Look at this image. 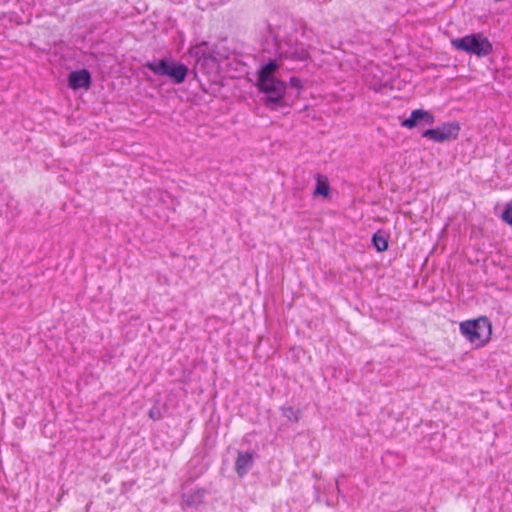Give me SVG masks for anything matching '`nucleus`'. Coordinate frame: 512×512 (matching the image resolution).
<instances>
[{
    "label": "nucleus",
    "mask_w": 512,
    "mask_h": 512,
    "mask_svg": "<svg viewBox=\"0 0 512 512\" xmlns=\"http://www.w3.org/2000/svg\"><path fill=\"white\" fill-rule=\"evenodd\" d=\"M268 37L262 42V52L257 59L258 64H278L281 60L306 61L308 51L303 43H299L295 24L292 20L284 19L282 25L274 27L267 23Z\"/></svg>",
    "instance_id": "1"
},
{
    "label": "nucleus",
    "mask_w": 512,
    "mask_h": 512,
    "mask_svg": "<svg viewBox=\"0 0 512 512\" xmlns=\"http://www.w3.org/2000/svg\"><path fill=\"white\" fill-rule=\"evenodd\" d=\"M281 66H260L256 73V84L263 96L262 103L271 111L289 108L294 103V97L287 91V83L276 76Z\"/></svg>",
    "instance_id": "2"
},
{
    "label": "nucleus",
    "mask_w": 512,
    "mask_h": 512,
    "mask_svg": "<svg viewBox=\"0 0 512 512\" xmlns=\"http://www.w3.org/2000/svg\"><path fill=\"white\" fill-rule=\"evenodd\" d=\"M363 66L365 82L369 89L382 92L384 89H393L394 81L399 76L395 66Z\"/></svg>",
    "instance_id": "3"
},
{
    "label": "nucleus",
    "mask_w": 512,
    "mask_h": 512,
    "mask_svg": "<svg viewBox=\"0 0 512 512\" xmlns=\"http://www.w3.org/2000/svg\"><path fill=\"white\" fill-rule=\"evenodd\" d=\"M460 332L477 347L484 346L491 338L492 324L486 316L460 323Z\"/></svg>",
    "instance_id": "4"
},
{
    "label": "nucleus",
    "mask_w": 512,
    "mask_h": 512,
    "mask_svg": "<svg viewBox=\"0 0 512 512\" xmlns=\"http://www.w3.org/2000/svg\"><path fill=\"white\" fill-rule=\"evenodd\" d=\"M451 45L458 51L478 57L487 56L493 51L492 43L482 33H472L452 39Z\"/></svg>",
    "instance_id": "5"
},
{
    "label": "nucleus",
    "mask_w": 512,
    "mask_h": 512,
    "mask_svg": "<svg viewBox=\"0 0 512 512\" xmlns=\"http://www.w3.org/2000/svg\"><path fill=\"white\" fill-rule=\"evenodd\" d=\"M189 57L194 64H220L229 59L226 50H221L217 45L202 41L189 49Z\"/></svg>",
    "instance_id": "6"
},
{
    "label": "nucleus",
    "mask_w": 512,
    "mask_h": 512,
    "mask_svg": "<svg viewBox=\"0 0 512 512\" xmlns=\"http://www.w3.org/2000/svg\"><path fill=\"white\" fill-rule=\"evenodd\" d=\"M461 127L457 121L445 122L441 126L426 129L422 132V137L437 143L456 140L460 133Z\"/></svg>",
    "instance_id": "7"
},
{
    "label": "nucleus",
    "mask_w": 512,
    "mask_h": 512,
    "mask_svg": "<svg viewBox=\"0 0 512 512\" xmlns=\"http://www.w3.org/2000/svg\"><path fill=\"white\" fill-rule=\"evenodd\" d=\"M93 29L91 28L89 31L80 35L83 46L80 47V50L84 48L86 44H91L89 49L90 51H83L84 59L78 60L76 64H107L111 61L110 54H101L98 56V52L96 51V47L94 43L97 41L93 36Z\"/></svg>",
    "instance_id": "8"
},
{
    "label": "nucleus",
    "mask_w": 512,
    "mask_h": 512,
    "mask_svg": "<svg viewBox=\"0 0 512 512\" xmlns=\"http://www.w3.org/2000/svg\"><path fill=\"white\" fill-rule=\"evenodd\" d=\"M154 75L168 77L174 84H181L190 73L188 66H146Z\"/></svg>",
    "instance_id": "9"
},
{
    "label": "nucleus",
    "mask_w": 512,
    "mask_h": 512,
    "mask_svg": "<svg viewBox=\"0 0 512 512\" xmlns=\"http://www.w3.org/2000/svg\"><path fill=\"white\" fill-rule=\"evenodd\" d=\"M92 85V75L87 69L75 70L67 77V86L73 90H89Z\"/></svg>",
    "instance_id": "10"
},
{
    "label": "nucleus",
    "mask_w": 512,
    "mask_h": 512,
    "mask_svg": "<svg viewBox=\"0 0 512 512\" xmlns=\"http://www.w3.org/2000/svg\"><path fill=\"white\" fill-rule=\"evenodd\" d=\"M435 122V116L429 111L423 109H415L408 118L401 121V126L407 129H413L418 126H431Z\"/></svg>",
    "instance_id": "11"
},
{
    "label": "nucleus",
    "mask_w": 512,
    "mask_h": 512,
    "mask_svg": "<svg viewBox=\"0 0 512 512\" xmlns=\"http://www.w3.org/2000/svg\"><path fill=\"white\" fill-rule=\"evenodd\" d=\"M207 494L208 490L201 487L182 493V507L197 509L200 505L204 503V499Z\"/></svg>",
    "instance_id": "12"
},
{
    "label": "nucleus",
    "mask_w": 512,
    "mask_h": 512,
    "mask_svg": "<svg viewBox=\"0 0 512 512\" xmlns=\"http://www.w3.org/2000/svg\"><path fill=\"white\" fill-rule=\"evenodd\" d=\"M255 453L253 451H238L235 460V472L239 477L245 476L254 465Z\"/></svg>",
    "instance_id": "13"
},
{
    "label": "nucleus",
    "mask_w": 512,
    "mask_h": 512,
    "mask_svg": "<svg viewBox=\"0 0 512 512\" xmlns=\"http://www.w3.org/2000/svg\"><path fill=\"white\" fill-rule=\"evenodd\" d=\"M220 68L221 66H193V70L191 71L193 75V79L200 82L198 78V74L202 73L208 76V81L211 84H219L220 83Z\"/></svg>",
    "instance_id": "14"
},
{
    "label": "nucleus",
    "mask_w": 512,
    "mask_h": 512,
    "mask_svg": "<svg viewBox=\"0 0 512 512\" xmlns=\"http://www.w3.org/2000/svg\"><path fill=\"white\" fill-rule=\"evenodd\" d=\"M316 186L313 192L314 196H322L324 198H327L330 196V184L328 181V178L326 176H323L321 174L317 175L316 178Z\"/></svg>",
    "instance_id": "15"
},
{
    "label": "nucleus",
    "mask_w": 512,
    "mask_h": 512,
    "mask_svg": "<svg viewBox=\"0 0 512 512\" xmlns=\"http://www.w3.org/2000/svg\"><path fill=\"white\" fill-rule=\"evenodd\" d=\"M388 240L389 236L385 235V232L382 230H378L376 233H374L371 239L372 245L377 252H384L388 249Z\"/></svg>",
    "instance_id": "16"
},
{
    "label": "nucleus",
    "mask_w": 512,
    "mask_h": 512,
    "mask_svg": "<svg viewBox=\"0 0 512 512\" xmlns=\"http://www.w3.org/2000/svg\"><path fill=\"white\" fill-rule=\"evenodd\" d=\"M282 416L287 418L291 422H298L301 418V411L299 409H295L292 406H282L280 408Z\"/></svg>",
    "instance_id": "17"
},
{
    "label": "nucleus",
    "mask_w": 512,
    "mask_h": 512,
    "mask_svg": "<svg viewBox=\"0 0 512 512\" xmlns=\"http://www.w3.org/2000/svg\"><path fill=\"white\" fill-rule=\"evenodd\" d=\"M501 218L505 223L512 227V201L505 205Z\"/></svg>",
    "instance_id": "18"
},
{
    "label": "nucleus",
    "mask_w": 512,
    "mask_h": 512,
    "mask_svg": "<svg viewBox=\"0 0 512 512\" xmlns=\"http://www.w3.org/2000/svg\"><path fill=\"white\" fill-rule=\"evenodd\" d=\"M289 85L291 88L296 90V93L294 95L292 94V96L294 97V100H295L296 98H298V96L300 95V92L303 89L302 81L297 77H291L290 81H289Z\"/></svg>",
    "instance_id": "19"
},
{
    "label": "nucleus",
    "mask_w": 512,
    "mask_h": 512,
    "mask_svg": "<svg viewBox=\"0 0 512 512\" xmlns=\"http://www.w3.org/2000/svg\"><path fill=\"white\" fill-rule=\"evenodd\" d=\"M19 19L20 17L16 12H3L0 16V20H8L11 23L15 22L17 24L21 23Z\"/></svg>",
    "instance_id": "20"
},
{
    "label": "nucleus",
    "mask_w": 512,
    "mask_h": 512,
    "mask_svg": "<svg viewBox=\"0 0 512 512\" xmlns=\"http://www.w3.org/2000/svg\"><path fill=\"white\" fill-rule=\"evenodd\" d=\"M149 417L156 421V420H160L162 419V413L160 411V409L158 407H152L150 410H149Z\"/></svg>",
    "instance_id": "21"
},
{
    "label": "nucleus",
    "mask_w": 512,
    "mask_h": 512,
    "mask_svg": "<svg viewBox=\"0 0 512 512\" xmlns=\"http://www.w3.org/2000/svg\"><path fill=\"white\" fill-rule=\"evenodd\" d=\"M145 64H161V65H164V64H182V63L181 62H175V61H171L170 62L167 58H162L157 63L151 62V61H147Z\"/></svg>",
    "instance_id": "22"
},
{
    "label": "nucleus",
    "mask_w": 512,
    "mask_h": 512,
    "mask_svg": "<svg viewBox=\"0 0 512 512\" xmlns=\"http://www.w3.org/2000/svg\"><path fill=\"white\" fill-rule=\"evenodd\" d=\"M236 64L242 65L245 64L243 61H238Z\"/></svg>",
    "instance_id": "23"
}]
</instances>
